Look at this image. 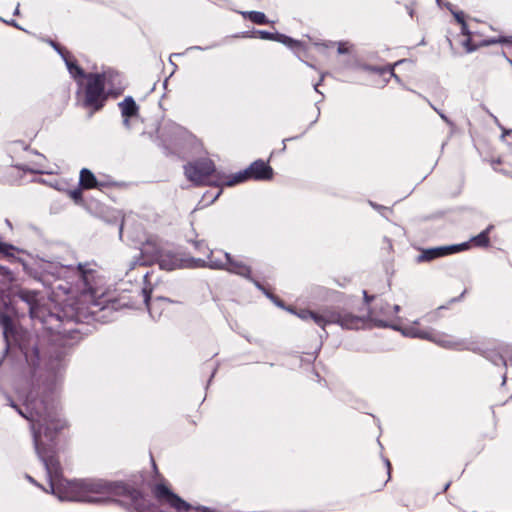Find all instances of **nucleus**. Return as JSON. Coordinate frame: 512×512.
I'll use <instances>...</instances> for the list:
<instances>
[{
    "mask_svg": "<svg viewBox=\"0 0 512 512\" xmlns=\"http://www.w3.org/2000/svg\"><path fill=\"white\" fill-rule=\"evenodd\" d=\"M19 413L31 423L35 451L46 468L51 493L59 500L102 503L127 496L132 504L139 506L140 492L131 490L121 482L104 479L69 481L62 478L52 442L56 432L64 428L66 423L59 418L56 406L43 401L27 400L25 411L20 409Z\"/></svg>",
    "mask_w": 512,
    "mask_h": 512,
    "instance_id": "1",
    "label": "nucleus"
},
{
    "mask_svg": "<svg viewBox=\"0 0 512 512\" xmlns=\"http://www.w3.org/2000/svg\"><path fill=\"white\" fill-rule=\"evenodd\" d=\"M74 273L77 277V282L73 287L58 286V288L72 294L75 303H71V305L77 306L76 309H79V306L105 308L110 298L109 289L105 285L104 278L97 271L84 269L82 266H79Z\"/></svg>",
    "mask_w": 512,
    "mask_h": 512,
    "instance_id": "2",
    "label": "nucleus"
},
{
    "mask_svg": "<svg viewBox=\"0 0 512 512\" xmlns=\"http://www.w3.org/2000/svg\"><path fill=\"white\" fill-rule=\"evenodd\" d=\"M186 177L196 185H226L229 175L217 171L211 160L190 163L185 167Z\"/></svg>",
    "mask_w": 512,
    "mask_h": 512,
    "instance_id": "3",
    "label": "nucleus"
},
{
    "mask_svg": "<svg viewBox=\"0 0 512 512\" xmlns=\"http://www.w3.org/2000/svg\"><path fill=\"white\" fill-rule=\"evenodd\" d=\"M394 330L401 332L402 335L411 338H420L430 340L445 348L465 349L464 342L453 339L451 336L443 334H435L431 330L419 327V322L415 321L410 325L402 326L395 324L391 326Z\"/></svg>",
    "mask_w": 512,
    "mask_h": 512,
    "instance_id": "4",
    "label": "nucleus"
},
{
    "mask_svg": "<svg viewBox=\"0 0 512 512\" xmlns=\"http://www.w3.org/2000/svg\"><path fill=\"white\" fill-rule=\"evenodd\" d=\"M302 320H313L320 327H325L330 323H337L342 328L359 329L363 325L362 317H351L348 313H337L334 311H324L323 313H315L308 310H302L297 313Z\"/></svg>",
    "mask_w": 512,
    "mask_h": 512,
    "instance_id": "5",
    "label": "nucleus"
},
{
    "mask_svg": "<svg viewBox=\"0 0 512 512\" xmlns=\"http://www.w3.org/2000/svg\"><path fill=\"white\" fill-rule=\"evenodd\" d=\"M205 265L212 269L226 270L245 278H250L251 274V269L246 263L222 250L211 251Z\"/></svg>",
    "mask_w": 512,
    "mask_h": 512,
    "instance_id": "6",
    "label": "nucleus"
},
{
    "mask_svg": "<svg viewBox=\"0 0 512 512\" xmlns=\"http://www.w3.org/2000/svg\"><path fill=\"white\" fill-rule=\"evenodd\" d=\"M273 177L272 168L264 161L253 162L246 170L229 176L226 186H233L242 183L250 178L255 180H270Z\"/></svg>",
    "mask_w": 512,
    "mask_h": 512,
    "instance_id": "7",
    "label": "nucleus"
},
{
    "mask_svg": "<svg viewBox=\"0 0 512 512\" xmlns=\"http://www.w3.org/2000/svg\"><path fill=\"white\" fill-rule=\"evenodd\" d=\"M104 78L99 74L87 76L85 106L98 110L103 106Z\"/></svg>",
    "mask_w": 512,
    "mask_h": 512,
    "instance_id": "8",
    "label": "nucleus"
},
{
    "mask_svg": "<svg viewBox=\"0 0 512 512\" xmlns=\"http://www.w3.org/2000/svg\"><path fill=\"white\" fill-rule=\"evenodd\" d=\"M351 317H355L354 315L348 313ZM391 315L390 307L386 303H378L376 306L369 310L366 316H361L364 320V323L359 328H362L366 325L367 321L372 322L374 325L379 327H387L392 326L393 324L389 323V316Z\"/></svg>",
    "mask_w": 512,
    "mask_h": 512,
    "instance_id": "9",
    "label": "nucleus"
},
{
    "mask_svg": "<svg viewBox=\"0 0 512 512\" xmlns=\"http://www.w3.org/2000/svg\"><path fill=\"white\" fill-rule=\"evenodd\" d=\"M155 495L160 501L169 504L178 512H187L192 509V506L189 503L171 492L165 485H157L155 488Z\"/></svg>",
    "mask_w": 512,
    "mask_h": 512,
    "instance_id": "10",
    "label": "nucleus"
},
{
    "mask_svg": "<svg viewBox=\"0 0 512 512\" xmlns=\"http://www.w3.org/2000/svg\"><path fill=\"white\" fill-rule=\"evenodd\" d=\"M469 249V243H461L458 245L444 246L424 251L418 257L419 262L430 261L432 259L442 257L448 254L457 253Z\"/></svg>",
    "mask_w": 512,
    "mask_h": 512,
    "instance_id": "11",
    "label": "nucleus"
},
{
    "mask_svg": "<svg viewBox=\"0 0 512 512\" xmlns=\"http://www.w3.org/2000/svg\"><path fill=\"white\" fill-rule=\"evenodd\" d=\"M144 300L147 305L148 311L153 318H158L162 315L164 307L168 304V300L165 298H156L150 300L148 292L144 289Z\"/></svg>",
    "mask_w": 512,
    "mask_h": 512,
    "instance_id": "12",
    "label": "nucleus"
},
{
    "mask_svg": "<svg viewBox=\"0 0 512 512\" xmlns=\"http://www.w3.org/2000/svg\"><path fill=\"white\" fill-rule=\"evenodd\" d=\"M257 33L260 36V38H262V39L278 41L290 48H296V47L300 46V42H298L286 35H283V34H279V33L272 34L267 31H257Z\"/></svg>",
    "mask_w": 512,
    "mask_h": 512,
    "instance_id": "13",
    "label": "nucleus"
},
{
    "mask_svg": "<svg viewBox=\"0 0 512 512\" xmlns=\"http://www.w3.org/2000/svg\"><path fill=\"white\" fill-rule=\"evenodd\" d=\"M122 116L124 119V125L129 126L128 118L137 114L138 106L132 97H126L121 103H119Z\"/></svg>",
    "mask_w": 512,
    "mask_h": 512,
    "instance_id": "14",
    "label": "nucleus"
},
{
    "mask_svg": "<svg viewBox=\"0 0 512 512\" xmlns=\"http://www.w3.org/2000/svg\"><path fill=\"white\" fill-rule=\"evenodd\" d=\"M159 265L162 269L171 271L183 266V261L176 255L166 253L162 254L159 258Z\"/></svg>",
    "mask_w": 512,
    "mask_h": 512,
    "instance_id": "15",
    "label": "nucleus"
},
{
    "mask_svg": "<svg viewBox=\"0 0 512 512\" xmlns=\"http://www.w3.org/2000/svg\"><path fill=\"white\" fill-rule=\"evenodd\" d=\"M19 297L28 304L31 317H37L38 294L33 291L21 290Z\"/></svg>",
    "mask_w": 512,
    "mask_h": 512,
    "instance_id": "16",
    "label": "nucleus"
},
{
    "mask_svg": "<svg viewBox=\"0 0 512 512\" xmlns=\"http://www.w3.org/2000/svg\"><path fill=\"white\" fill-rule=\"evenodd\" d=\"M80 184L85 189H91L97 186V180L90 170L82 169L80 172Z\"/></svg>",
    "mask_w": 512,
    "mask_h": 512,
    "instance_id": "17",
    "label": "nucleus"
},
{
    "mask_svg": "<svg viewBox=\"0 0 512 512\" xmlns=\"http://www.w3.org/2000/svg\"><path fill=\"white\" fill-rule=\"evenodd\" d=\"M52 45L62 55V57L66 63L67 69H68L69 73L72 75V77H74L75 79H77L78 77H82L83 76L82 69L79 66H77L67 55L63 54L54 43H52Z\"/></svg>",
    "mask_w": 512,
    "mask_h": 512,
    "instance_id": "18",
    "label": "nucleus"
},
{
    "mask_svg": "<svg viewBox=\"0 0 512 512\" xmlns=\"http://www.w3.org/2000/svg\"><path fill=\"white\" fill-rule=\"evenodd\" d=\"M493 228L492 225H490L486 230L482 231L479 235L473 237L469 243V247L471 244L478 247H487L489 245V237L488 234Z\"/></svg>",
    "mask_w": 512,
    "mask_h": 512,
    "instance_id": "19",
    "label": "nucleus"
},
{
    "mask_svg": "<svg viewBox=\"0 0 512 512\" xmlns=\"http://www.w3.org/2000/svg\"><path fill=\"white\" fill-rule=\"evenodd\" d=\"M245 17H248L252 22L256 24H266L268 20L264 13L258 11H250L243 13Z\"/></svg>",
    "mask_w": 512,
    "mask_h": 512,
    "instance_id": "20",
    "label": "nucleus"
},
{
    "mask_svg": "<svg viewBox=\"0 0 512 512\" xmlns=\"http://www.w3.org/2000/svg\"><path fill=\"white\" fill-rule=\"evenodd\" d=\"M502 43L505 45L506 49L512 54V36L509 37H499L495 39H489L485 41L486 45Z\"/></svg>",
    "mask_w": 512,
    "mask_h": 512,
    "instance_id": "21",
    "label": "nucleus"
},
{
    "mask_svg": "<svg viewBox=\"0 0 512 512\" xmlns=\"http://www.w3.org/2000/svg\"><path fill=\"white\" fill-rule=\"evenodd\" d=\"M0 326L4 329V335L6 336L8 329L11 327V318L9 315L0 313Z\"/></svg>",
    "mask_w": 512,
    "mask_h": 512,
    "instance_id": "22",
    "label": "nucleus"
},
{
    "mask_svg": "<svg viewBox=\"0 0 512 512\" xmlns=\"http://www.w3.org/2000/svg\"><path fill=\"white\" fill-rule=\"evenodd\" d=\"M0 253L5 256L12 257L14 256V248L11 245L0 242Z\"/></svg>",
    "mask_w": 512,
    "mask_h": 512,
    "instance_id": "23",
    "label": "nucleus"
},
{
    "mask_svg": "<svg viewBox=\"0 0 512 512\" xmlns=\"http://www.w3.org/2000/svg\"><path fill=\"white\" fill-rule=\"evenodd\" d=\"M456 20L461 24L462 26V32L464 35H468L467 26L463 19V13L462 12H453Z\"/></svg>",
    "mask_w": 512,
    "mask_h": 512,
    "instance_id": "24",
    "label": "nucleus"
},
{
    "mask_svg": "<svg viewBox=\"0 0 512 512\" xmlns=\"http://www.w3.org/2000/svg\"><path fill=\"white\" fill-rule=\"evenodd\" d=\"M0 276L4 277L9 282L13 281L14 279L12 274L4 267H0Z\"/></svg>",
    "mask_w": 512,
    "mask_h": 512,
    "instance_id": "25",
    "label": "nucleus"
},
{
    "mask_svg": "<svg viewBox=\"0 0 512 512\" xmlns=\"http://www.w3.org/2000/svg\"><path fill=\"white\" fill-rule=\"evenodd\" d=\"M349 50V48L347 47L346 44L344 43H340L339 46H338V52L339 53H347Z\"/></svg>",
    "mask_w": 512,
    "mask_h": 512,
    "instance_id": "26",
    "label": "nucleus"
},
{
    "mask_svg": "<svg viewBox=\"0 0 512 512\" xmlns=\"http://www.w3.org/2000/svg\"><path fill=\"white\" fill-rule=\"evenodd\" d=\"M71 196H72L75 200H78V199H80V197H81V192H80V191H73V192H71Z\"/></svg>",
    "mask_w": 512,
    "mask_h": 512,
    "instance_id": "27",
    "label": "nucleus"
},
{
    "mask_svg": "<svg viewBox=\"0 0 512 512\" xmlns=\"http://www.w3.org/2000/svg\"><path fill=\"white\" fill-rule=\"evenodd\" d=\"M196 510L200 512H211L207 507H196Z\"/></svg>",
    "mask_w": 512,
    "mask_h": 512,
    "instance_id": "28",
    "label": "nucleus"
},
{
    "mask_svg": "<svg viewBox=\"0 0 512 512\" xmlns=\"http://www.w3.org/2000/svg\"><path fill=\"white\" fill-rule=\"evenodd\" d=\"M463 44L468 52H471L473 50L472 48L469 47V40H466Z\"/></svg>",
    "mask_w": 512,
    "mask_h": 512,
    "instance_id": "29",
    "label": "nucleus"
},
{
    "mask_svg": "<svg viewBox=\"0 0 512 512\" xmlns=\"http://www.w3.org/2000/svg\"><path fill=\"white\" fill-rule=\"evenodd\" d=\"M399 311H400V306H398V305L393 306V312L395 314H397Z\"/></svg>",
    "mask_w": 512,
    "mask_h": 512,
    "instance_id": "30",
    "label": "nucleus"
},
{
    "mask_svg": "<svg viewBox=\"0 0 512 512\" xmlns=\"http://www.w3.org/2000/svg\"><path fill=\"white\" fill-rule=\"evenodd\" d=\"M364 297H365V301L366 303H369V301L371 300V298L367 295V293L364 291Z\"/></svg>",
    "mask_w": 512,
    "mask_h": 512,
    "instance_id": "31",
    "label": "nucleus"
},
{
    "mask_svg": "<svg viewBox=\"0 0 512 512\" xmlns=\"http://www.w3.org/2000/svg\"><path fill=\"white\" fill-rule=\"evenodd\" d=\"M7 24L13 25V26H14V27H16V28H20V27L18 26V24H17L16 22H14V21L7 22Z\"/></svg>",
    "mask_w": 512,
    "mask_h": 512,
    "instance_id": "32",
    "label": "nucleus"
},
{
    "mask_svg": "<svg viewBox=\"0 0 512 512\" xmlns=\"http://www.w3.org/2000/svg\"><path fill=\"white\" fill-rule=\"evenodd\" d=\"M385 464H386V466L388 468V474H390V462H389V460H385Z\"/></svg>",
    "mask_w": 512,
    "mask_h": 512,
    "instance_id": "33",
    "label": "nucleus"
},
{
    "mask_svg": "<svg viewBox=\"0 0 512 512\" xmlns=\"http://www.w3.org/2000/svg\"><path fill=\"white\" fill-rule=\"evenodd\" d=\"M19 6H20L19 4L16 6V9L14 11L15 15H19V13H20Z\"/></svg>",
    "mask_w": 512,
    "mask_h": 512,
    "instance_id": "34",
    "label": "nucleus"
},
{
    "mask_svg": "<svg viewBox=\"0 0 512 512\" xmlns=\"http://www.w3.org/2000/svg\"><path fill=\"white\" fill-rule=\"evenodd\" d=\"M389 71H390V73H391V75H392V76H394L395 78H397V76L394 74V72H393V69H392V68H389Z\"/></svg>",
    "mask_w": 512,
    "mask_h": 512,
    "instance_id": "35",
    "label": "nucleus"
},
{
    "mask_svg": "<svg viewBox=\"0 0 512 512\" xmlns=\"http://www.w3.org/2000/svg\"><path fill=\"white\" fill-rule=\"evenodd\" d=\"M27 479H28L30 482H32V483H34V484H35V481H34V479H33L32 477L27 476Z\"/></svg>",
    "mask_w": 512,
    "mask_h": 512,
    "instance_id": "36",
    "label": "nucleus"
},
{
    "mask_svg": "<svg viewBox=\"0 0 512 512\" xmlns=\"http://www.w3.org/2000/svg\"><path fill=\"white\" fill-rule=\"evenodd\" d=\"M221 191H218L217 194L213 197V200L214 201L219 195H220Z\"/></svg>",
    "mask_w": 512,
    "mask_h": 512,
    "instance_id": "37",
    "label": "nucleus"
},
{
    "mask_svg": "<svg viewBox=\"0 0 512 512\" xmlns=\"http://www.w3.org/2000/svg\"><path fill=\"white\" fill-rule=\"evenodd\" d=\"M439 114H440V117H441L442 119H444V120H446V121H447V118H446V116H445L444 114H442V113H439Z\"/></svg>",
    "mask_w": 512,
    "mask_h": 512,
    "instance_id": "38",
    "label": "nucleus"
},
{
    "mask_svg": "<svg viewBox=\"0 0 512 512\" xmlns=\"http://www.w3.org/2000/svg\"><path fill=\"white\" fill-rule=\"evenodd\" d=\"M404 61H399V62H396L395 65H399L401 63H403Z\"/></svg>",
    "mask_w": 512,
    "mask_h": 512,
    "instance_id": "39",
    "label": "nucleus"
},
{
    "mask_svg": "<svg viewBox=\"0 0 512 512\" xmlns=\"http://www.w3.org/2000/svg\"><path fill=\"white\" fill-rule=\"evenodd\" d=\"M508 61H509V63L512 65V60H508Z\"/></svg>",
    "mask_w": 512,
    "mask_h": 512,
    "instance_id": "40",
    "label": "nucleus"
},
{
    "mask_svg": "<svg viewBox=\"0 0 512 512\" xmlns=\"http://www.w3.org/2000/svg\"><path fill=\"white\" fill-rule=\"evenodd\" d=\"M510 361H511V364H512V356L510 357Z\"/></svg>",
    "mask_w": 512,
    "mask_h": 512,
    "instance_id": "41",
    "label": "nucleus"
},
{
    "mask_svg": "<svg viewBox=\"0 0 512 512\" xmlns=\"http://www.w3.org/2000/svg\"><path fill=\"white\" fill-rule=\"evenodd\" d=\"M438 3H440V0H437Z\"/></svg>",
    "mask_w": 512,
    "mask_h": 512,
    "instance_id": "42",
    "label": "nucleus"
}]
</instances>
